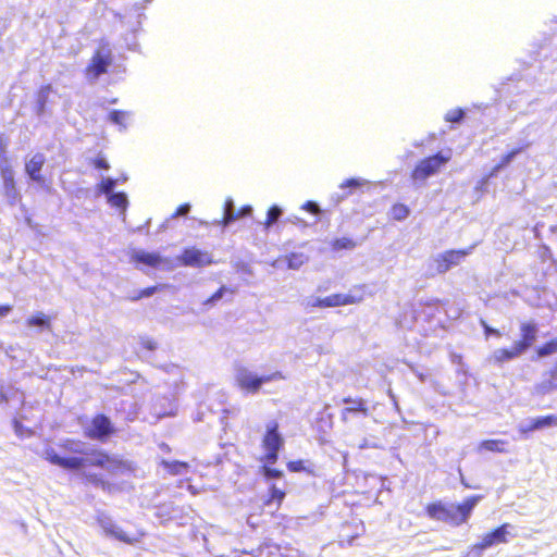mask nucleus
Wrapping results in <instances>:
<instances>
[{"mask_svg":"<svg viewBox=\"0 0 557 557\" xmlns=\"http://www.w3.org/2000/svg\"><path fill=\"white\" fill-rule=\"evenodd\" d=\"M60 447L64 451L76 456L61 457L52 447H47L44 450V457L50 463L66 470H78L86 465L104 468L111 461L108 454L92 449L88 444L81 441L65 440L60 443Z\"/></svg>","mask_w":557,"mask_h":557,"instance_id":"nucleus-1","label":"nucleus"},{"mask_svg":"<svg viewBox=\"0 0 557 557\" xmlns=\"http://www.w3.org/2000/svg\"><path fill=\"white\" fill-rule=\"evenodd\" d=\"M480 499L481 496L474 495L457 505H443L442 503L430 504L426 507V512L432 519L459 525L469 519Z\"/></svg>","mask_w":557,"mask_h":557,"instance_id":"nucleus-2","label":"nucleus"},{"mask_svg":"<svg viewBox=\"0 0 557 557\" xmlns=\"http://www.w3.org/2000/svg\"><path fill=\"white\" fill-rule=\"evenodd\" d=\"M519 329L521 338L516 341L511 348H498L494 350L491 361L496 364H502L520 357L532 347L537 338V324L534 321L522 322Z\"/></svg>","mask_w":557,"mask_h":557,"instance_id":"nucleus-3","label":"nucleus"},{"mask_svg":"<svg viewBox=\"0 0 557 557\" xmlns=\"http://www.w3.org/2000/svg\"><path fill=\"white\" fill-rule=\"evenodd\" d=\"M450 149L442 150L433 156L421 159L411 172V180L416 187H421L428 178L437 174L440 170L451 159Z\"/></svg>","mask_w":557,"mask_h":557,"instance_id":"nucleus-4","label":"nucleus"},{"mask_svg":"<svg viewBox=\"0 0 557 557\" xmlns=\"http://www.w3.org/2000/svg\"><path fill=\"white\" fill-rule=\"evenodd\" d=\"M234 377L237 386L247 394L258 393L264 383L284 379L280 371L269 375H258L256 372L243 366H238L235 369Z\"/></svg>","mask_w":557,"mask_h":557,"instance_id":"nucleus-5","label":"nucleus"},{"mask_svg":"<svg viewBox=\"0 0 557 557\" xmlns=\"http://www.w3.org/2000/svg\"><path fill=\"white\" fill-rule=\"evenodd\" d=\"M112 63V51L107 42L100 45V47L94 53L89 64L86 67V78L94 83L102 74L107 73L108 67Z\"/></svg>","mask_w":557,"mask_h":557,"instance_id":"nucleus-6","label":"nucleus"},{"mask_svg":"<svg viewBox=\"0 0 557 557\" xmlns=\"http://www.w3.org/2000/svg\"><path fill=\"white\" fill-rule=\"evenodd\" d=\"M284 444V440L278 432V423L270 421L265 426V434L262 440V445L265 449V455L262 458L263 462L275 463L278 458V450Z\"/></svg>","mask_w":557,"mask_h":557,"instance_id":"nucleus-7","label":"nucleus"},{"mask_svg":"<svg viewBox=\"0 0 557 557\" xmlns=\"http://www.w3.org/2000/svg\"><path fill=\"white\" fill-rule=\"evenodd\" d=\"M510 528H511V525L509 523H504L500 527L494 529L493 531L486 533L482 537L481 542L474 544L471 547L469 555L471 557H481L482 553L485 549H488L498 544L507 543L508 542L507 536L510 534L509 533Z\"/></svg>","mask_w":557,"mask_h":557,"instance_id":"nucleus-8","label":"nucleus"},{"mask_svg":"<svg viewBox=\"0 0 557 557\" xmlns=\"http://www.w3.org/2000/svg\"><path fill=\"white\" fill-rule=\"evenodd\" d=\"M114 433L110 419L104 414H97L85 429V435L91 440L106 441Z\"/></svg>","mask_w":557,"mask_h":557,"instance_id":"nucleus-9","label":"nucleus"},{"mask_svg":"<svg viewBox=\"0 0 557 557\" xmlns=\"http://www.w3.org/2000/svg\"><path fill=\"white\" fill-rule=\"evenodd\" d=\"M177 261L185 267L202 268L213 263L212 255L196 247L185 248L177 257Z\"/></svg>","mask_w":557,"mask_h":557,"instance_id":"nucleus-10","label":"nucleus"},{"mask_svg":"<svg viewBox=\"0 0 557 557\" xmlns=\"http://www.w3.org/2000/svg\"><path fill=\"white\" fill-rule=\"evenodd\" d=\"M363 288L364 286L361 285L355 286L347 294H333L323 297L322 302L325 308L359 304L364 298Z\"/></svg>","mask_w":557,"mask_h":557,"instance_id":"nucleus-11","label":"nucleus"},{"mask_svg":"<svg viewBox=\"0 0 557 557\" xmlns=\"http://www.w3.org/2000/svg\"><path fill=\"white\" fill-rule=\"evenodd\" d=\"M473 247L467 249L448 250L435 257L436 270L438 273H445L455 265H458L468 255L471 253Z\"/></svg>","mask_w":557,"mask_h":557,"instance_id":"nucleus-12","label":"nucleus"},{"mask_svg":"<svg viewBox=\"0 0 557 557\" xmlns=\"http://www.w3.org/2000/svg\"><path fill=\"white\" fill-rule=\"evenodd\" d=\"M97 521L104 534L121 542L129 543L128 535L107 515L99 513Z\"/></svg>","mask_w":557,"mask_h":557,"instance_id":"nucleus-13","label":"nucleus"},{"mask_svg":"<svg viewBox=\"0 0 557 557\" xmlns=\"http://www.w3.org/2000/svg\"><path fill=\"white\" fill-rule=\"evenodd\" d=\"M46 162L44 153L37 152L30 159L25 162V171L32 181L37 183H44L45 180L40 174V171Z\"/></svg>","mask_w":557,"mask_h":557,"instance_id":"nucleus-14","label":"nucleus"},{"mask_svg":"<svg viewBox=\"0 0 557 557\" xmlns=\"http://www.w3.org/2000/svg\"><path fill=\"white\" fill-rule=\"evenodd\" d=\"M133 113L124 110H111L108 113V121L117 126L120 132H125L128 128L129 121L132 120Z\"/></svg>","mask_w":557,"mask_h":557,"instance_id":"nucleus-15","label":"nucleus"},{"mask_svg":"<svg viewBox=\"0 0 557 557\" xmlns=\"http://www.w3.org/2000/svg\"><path fill=\"white\" fill-rule=\"evenodd\" d=\"M132 260L137 262V263H143V264H146L148 267L156 268V267H158L161 263L162 258L157 252H148V251H145V250H136L132 255Z\"/></svg>","mask_w":557,"mask_h":557,"instance_id":"nucleus-16","label":"nucleus"},{"mask_svg":"<svg viewBox=\"0 0 557 557\" xmlns=\"http://www.w3.org/2000/svg\"><path fill=\"white\" fill-rule=\"evenodd\" d=\"M344 403L348 406L342 410L343 420H347L350 413H362L364 417L368 416V409L363 399H351L345 398Z\"/></svg>","mask_w":557,"mask_h":557,"instance_id":"nucleus-17","label":"nucleus"},{"mask_svg":"<svg viewBox=\"0 0 557 557\" xmlns=\"http://www.w3.org/2000/svg\"><path fill=\"white\" fill-rule=\"evenodd\" d=\"M236 213L237 211L235 210L234 200L232 198H227L224 202L223 216L221 220H215L214 224L227 227L237 220Z\"/></svg>","mask_w":557,"mask_h":557,"instance_id":"nucleus-18","label":"nucleus"},{"mask_svg":"<svg viewBox=\"0 0 557 557\" xmlns=\"http://www.w3.org/2000/svg\"><path fill=\"white\" fill-rule=\"evenodd\" d=\"M26 324L29 327H38L39 330H50L51 319L44 312H37L27 319Z\"/></svg>","mask_w":557,"mask_h":557,"instance_id":"nucleus-19","label":"nucleus"},{"mask_svg":"<svg viewBox=\"0 0 557 557\" xmlns=\"http://www.w3.org/2000/svg\"><path fill=\"white\" fill-rule=\"evenodd\" d=\"M107 200L112 207L121 210L122 213H125L127 206H128V198L125 193H123V191L111 193V195L107 197Z\"/></svg>","mask_w":557,"mask_h":557,"instance_id":"nucleus-20","label":"nucleus"},{"mask_svg":"<svg viewBox=\"0 0 557 557\" xmlns=\"http://www.w3.org/2000/svg\"><path fill=\"white\" fill-rule=\"evenodd\" d=\"M161 465L173 475L185 474L189 468V465L187 462L178 460L169 461L162 459Z\"/></svg>","mask_w":557,"mask_h":557,"instance_id":"nucleus-21","label":"nucleus"},{"mask_svg":"<svg viewBox=\"0 0 557 557\" xmlns=\"http://www.w3.org/2000/svg\"><path fill=\"white\" fill-rule=\"evenodd\" d=\"M556 377H552L549 375L548 379H543L541 382L534 385V393L536 395H547L553 391L557 389V383L555 382Z\"/></svg>","mask_w":557,"mask_h":557,"instance_id":"nucleus-22","label":"nucleus"},{"mask_svg":"<svg viewBox=\"0 0 557 557\" xmlns=\"http://www.w3.org/2000/svg\"><path fill=\"white\" fill-rule=\"evenodd\" d=\"M525 147H528V144L523 147L512 149L508 153L504 154L500 161L493 168L490 175L493 176L503 168L507 166L517 157V154L520 153Z\"/></svg>","mask_w":557,"mask_h":557,"instance_id":"nucleus-23","label":"nucleus"},{"mask_svg":"<svg viewBox=\"0 0 557 557\" xmlns=\"http://www.w3.org/2000/svg\"><path fill=\"white\" fill-rule=\"evenodd\" d=\"M506 444L507 443L503 440H485L480 443L479 450L504 453Z\"/></svg>","mask_w":557,"mask_h":557,"instance_id":"nucleus-24","label":"nucleus"},{"mask_svg":"<svg viewBox=\"0 0 557 557\" xmlns=\"http://www.w3.org/2000/svg\"><path fill=\"white\" fill-rule=\"evenodd\" d=\"M358 246V243L349 237L335 238L331 243V247L334 251L339 250H352Z\"/></svg>","mask_w":557,"mask_h":557,"instance_id":"nucleus-25","label":"nucleus"},{"mask_svg":"<svg viewBox=\"0 0 557 557\" xmlns=\"http://www.w3.org/2000/svg\"><path fill=\"white\" fill-rule=\"evenodd\" d=\"M532 423H533L535 431L542 430L545 428H549V426H555V425H557V417L554 414L535 417V418H532Z\"/></svg>","mask_w":557,"mask_h":557,"instance_id":"nucleus-26","label":"nucleus"},{"mask_svg":"<svg viewBox=\"0 0 557 557\" xmlns=\"http://www.w3.org/2000/svg\"><path fill=\"white\" fill-rule=\"evenodd\" d=\"M369 184V182L364 178H361V177H351V178H348V180H345L341 185H339V188L342 189H346V188H349L350 190L352 189H358V188H362L363 186H367ZM351 191L347 193L346 195L342 196V198H345L346 196H348Z\"/></svg>","mask_w":557,"mask_h":557,"instance_id":"nucleus-27","label":"nucleus"},{"mask_svg":"<svg viewBox=\"0 0 557 557\" xmlns=\"http://www.w3.org/2000/svg\"><path fill=\"white\" fill-rule=\"evenodd\" d=\"M557 352V337L553 338L542 346L536 348V355L539 358H545Z\"/></svg>","mask_w":557,"mask_h":557,"instance_id":"nucleus-28","label":"nucleus"},{"mask_svg":"<svg viewBox=\"0 0 557 557\" xmlns=\"http://www.w3.org/2000/svg\"><path fill=\"white\" fill-rule=\"evenodd\" d=\"M282 214L283 210L281 207L277 205L271 206L267 212V219L264 222L265 228H270L273 224H275Z\"/></svg>","mask_w":557,"mask_h":557,"instance_id":"nucleus-29","label":"nucleus"},{"mask_svg":"<svg viewBox=\"0 0 557 557\" xmlns=\"http://www.w3.org/2000/svg\"><path fill=\"white\" fill-rule=\"evenodd\" d=\"M466 117V110L461 108H455L451 110H448L445 115L444 120L451 124H459L463 121Z\"/></svg>","mask_w":557,"mask_h":557,"instance_id":"nucleus-30","label":"nucleus"},{"mask_svg":"<svg viewBox=\"0 0 557 557\" xmlns=\"http://www.w3.org/2000/svg\"><path fill=\"white\" fill-rule=\"evenodd\" d=\"M286 260L289 269L298 270L307 261V257L304 253L293 252L286 257Z\"/></svg>","mask_w":557,"mask_h":557,"instance_id":"nucleus-31","label":"nucleus"},{"mask_svg":"<svg viewBox=\"0 0 557 557\" xmlns=\"http://www.w3.org/2000/svg\"><path fill=\"white\" fill-rule=\"evenodd\" d=\"M39 90L40 91L38 94V100H37V114L42 115L44 111H45L46 102L48 99V94L51 90V86L50 85L42 86Z\"/></svg>","mask_w":557,"mask_h":557,"instance_id":"nucleus-32","label":"nucleus"},{"mask_svg":"<svg viewBox=\"0 0 557 557\" xmlns=\"http://www.w3.org/2000/svg\"><path fill=\"white\" fill-rule=\"evenodd\" d=\"M117 180L112 177L102 178L99 184V190L104 194L107 197L111 195V193H115L114 188L116 187Z\"/></svg>","mask_w":557,"mask_h":557,"instance_id":"nucleus-33","label":"nucleus"},{"mask_svg":"<svg viewBox=\"0 0 557 557\" xmlns=\"http://www.w3.org/2000/svg\"><path fill=\"white\" fill-rule=\"evenodd\" d=\"M271 465L272 463L264 462V465L261 468L262 475L268 481L280 479L283 475V472L281 470L272 468Z\"/></svg>","mask_w":557,"mask_h":557,"instance_id":"nucleus-34","label":"nucleus"},{"mask_svg":"<svg viewBox=\"0 0 557 557\" xmlns=\"http://www.w3.org/2000/svg\"><path fill=\"white\" fill-rule=\"evenodd\" d=\"M0 174L2 182H10L14 178V172L7 160L0 163Z\"/></svg>","mask_w":557,"mask_h":557,"instance_id":"nucleus-35","label":"nucleus"},{"mask_svg":"<svg viewBox=\"0 0 557 557\" xmlns=\"http://www.w3.org/2000/svg\"><path fill=\"white\" fill-rule=\"evenodd\" d=\"M518 431L522 437H525L530 432H534L535 429L532 423V418L521 421L518 424Z\"/></svg>","mask_w":557,"mask_h":557,"instance_id":"nucleus-36","label":"nucleus"},{"mask_svg":"<svg viewBox=\"0 0 557 557\" xmlns=\"http://www.w3.org/2000/svg\"><path fill=\"white\" fill-rule=\"evenodd\" d=\"M392 213L396 220H404L409 215V210L404 205H395L393 207Z\"/></svg>","mask_w":557,"mask_h":557,"instance_id":"nucleus-37","label":"nucleus"},{"mask_svg":"<svg viewBox=\"0 0 557 557\" xmlns=\"http://www.w3.org/2000/svg\"><path fill=\"white\" fill-rule=\"evenodd\" d=\"M227 290L226 286H221L211 297H209L203 305L205 306H213L215 302H218L220 299L223 298L225 292Z\"/></svg>","mask_w":557,"mask_h":557,"instance_id":"nucleus-38","label":"nucleus"},{"mask_svg":"<svg viewBox=\"0 0 557 557\" xmlns=\"http://www.w3.org/2000/svg\"><path fill=\"white\" fill-rule=\"evenodd\" d=\"M285 497V492L281 488L276 487L275 485H272L270 487V499L275 500L277 504H281L282 500Z\"/></svg>","mask_w":557,"mask_h":557,"instance_id":"nucleus-39","label":"nucleus"},{"mask_svg":"<svg viewBox=\"0 0 557 557\" xmlns=\"http://www.w3.org/2000/svg\"><path fill=\"white\" fill-rule=\"evenodd\" d=\"M301 209L307 212H310L312 214H319L321 212L320 206L315 201H312V200L306 201L301 206Z\"/></svg>","mask_w":557,"mask_h":557,"instance_id":"nucleus-40","label":"nucleus"},{"mask_svg":"<svg viewBox=\"0 0 557 557\" xmlns=\"http://www.w3.org/2000/svg\"><path fill=\"white\" fill-rule=\"evenodd\" d=\"M190 209H191L190 203L185 202V203L181 205L175 210V212L171 215V218L172 219H176V218H180V216H186L189 213Z\"/></svg>","mask_w":557,"mask_h":557,"instance_id":"nucleus-41","label":"nucleus"},{"mask_svg":"<svg viewBox=\"0 0 557 557\" xmlns=\"http://www.w3.org/2000/svg\"><path fill=\"white\" fill-rule=\"evenodd\" d=\"M158 290V286H150L147 288H144L139 292V294L133 298V300H138L140 298H147L152 296Z\"/></svg>","mask_w":557,"mask_h":557,"instance_id":"nucleus-42","label":"nucleus"},{"mask_svg":"<svg viewBox=\"0 0 557 557\" xmlns=\"http://www.w3.org/2000/svg\"><path fill=\"white\" fill-rule=\"evenodd\" d=\"M140 345L149 351H153L157 348V342L150 337H141Z\"/></svg>","mask_w":557,"mask_h":557,"instance_id":"nucleus-43","label":"nucleus"},{"mask_svg":"<svg viewBox=\"0 0 557 557\" xmlns=\"http://www.w3.org/2000/svg\"><path fill=\"white\" fill-rule=\"evenodd\" d=\"M92 164L98 170H109L110 165L106 158L103 157H97L92 160Z\"/></svg>","mask_w":557,"mask_h":557,"instance_id":"nucleus-44","label":"nucleus"},{"mask_svg":"<svg viewBox=\"0 0 557 557\" xmlns=\"http://www.w3.org/2000/svg\"><path fill=\"white\" fill-rule=\"evenodd\" d=\"M481 325L484 329V333L486 336H497L500 337V332L492 326H490L484 320H481Z\"/></svg>","mask_w":557,"mask_h":557,"instance_id":"nucleus-45","label":"nucleus"},{"mask_svg":"<svg viewBox=\"0 0 557 557\" xmlns=\"http://www.w3.org/2000/svg\"><path fill=\"white\" fill-rule=\"evenodd\" d=\"M252 211L253 209L250 205L243 206L236 213L237 220L245 216H250L252 214Z\"/></svg>","mask_w":557,"mask_h":557,"instance_id":"nucleus-46","label":"nucleus"},{"mask_svg":"<svg viewBox=\"0 0 557 557\" xmlns=\"http://www.w3.org/2000/svg\"><path fill=\"white\" fill-rule=\"evenodd\" d=\"M323 301V298L321 297H315V298H309L307 301H306V307H311V308H315V307H319V308H325L324 307V304L321 302Z\"/></svg>","mask_w":557,"mask_h":557,"instance_id":"nucleus-47","label":"nucleus"},{"mask_svg":"<svg viewBox=\"0 0 557 557\" xmlns=\"http://www.w3.org/2000/svg\"><path fill=\"white\" fill-rule=\"evenodd\" d=\"M13 424L14 431L18 436L23 437L25 433H28V430H25L24 426L18 421L14 420Z\"/></svg>","mask_w":557,"mask_h":557,"instance_id":"nucleus-48","label":"nucleus"},{"mask_svg":"<svg viewBox=\"0 0 557 557\" xmlns=\"http://www.w3.org/2000/svg\"><path fill=\"white\" fill-rule=\"evenodd\" d=\"M3 187L8 196H10V190H15V182L14 178L10 182H3Z\"/></svg>","mask_w":557,"mask_h":557,"instance_id":"nucleus-49","label":"nucleus"},{"mask_svg":"<svg viewBox=\"0 0 557 557\" xmlns=\"http://www.w3.org/2000/svg\"><path fill=\"white\" fill-rule=\"evenodd\" d=\"M12 310L10 305H0V317H5Z\"/></svg>","mask_w":557,"mask_h":557,"instance_id":"nucleus-50","label":"nucleus"},{"mask_svg":"<svg viewBox=\"0 0 557 557\" xmlns=\"http://www.w3.org/2000/svg\"><path fill=\"white\" fill-rule=\"evenodd\" d=\"M125 41H126V46H127V48L129 50H136L137 49L138 44L136 42L135 38H133L132 40H128V38L126 37Z\"/></svg>","mask_w":557,"mask_h":557,"instance_id":"nucleus-51","label":"nucleus"},{"mask_svg":"<svg viewBox=\"0 0 557 557\" xmlns=\"http://www.w3.org/2000/svg\"><path fill=\"white\" fill-rule=\"evenodd\" d=\"M358 447L360 449H364V448H369V447L374 448V447H376V445L374 443L368 442V440H362V442L358 445Z\"/></svg>","mask_w":557,"mask_h":557,"instance_id":"nucleus-52","label":"nucleus"},{"mask_svg":"<svg viewBox=\"0 0 557 557\" xmlns=\"http://www.w3.org/2000/svg\"><path fill=\"white\" fill-rule=\"evenodd\" d=\"M87 479L96 485L103 484V481L99 479L96 474L88 475Z\"/></svg>","mask_w":557,"mask_h":557,"instance_id":"nucleus-53","label":"nucleus"},{"mask_svg":"<svg viewBox=\"0 0 557 557\" xmlns=\"http://www.w3.org/2000/svg\"><path fill=\"white\" fill-rule=\"evenodd\" d=\"M5 400H7V396H5L4 392H3L2 385L0 384V403H3Z\"/></svg>","mask_w":557,"mask_h":557,"instance_id":"nucleus-54","label":"nucleus"},{"mask_svg":"<svg viewBox=\"0 0 557 557\" xmlns=\"http://www.w3.org/2000/svg\"><path fill=\"white\" fill-rule=\"evenodd\" d=\"M548 375H550L552 377H557V359H556V363H555V369L550 370L548 372Z\"/></svg>","mask_w":557,"mask_h":557,"instance_id":"nucleus-55","label":"nucleus"},{"mask_svg":"<svg viewBox=\"0 0 557 557\" xmlns=\"http://www.w3.org/2000/svg\"><path fill=\"white\" fill-rule=\"evenodd\" d=\"M171 413H172L171 411L156 412V414L159 416V417L168 416V414H171Z\"/></svg>","mask_w":557,"mask_h":557,"instance_id":"nucleus-56","label":"nucleus"},{"mask_svg":"<svg viewBox=\"0 0 557 557\" xmlns=\"http://www.w3.org/2000/svg\"><path fill=\"white\" fill-rule=\"evenodd\" d=\"M15 195H16V189L15 190H10V196L9 197H13L14 198Z\"/></svg>","mask_w":557,"mask_h":557,"instance_id":"nucleus-57","label":"nucleus"},{"mask_svg":"<svg viewBox=\"0 0 557 557\" xmlns=\"http://www.w3.org/2000/svg\"><path fill=\"white\" fill-rule=\"evenodd\" d=\"M116 102H117V99H116V98H114V99H112V100L110 101V103H116Z\"/></svg>","mask_w":557,"mask_h":557,"instance_id":"nucleus-58","label":"nucleus"}]
</instances>
